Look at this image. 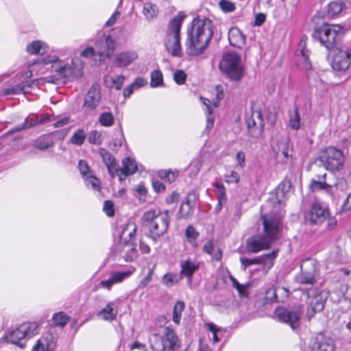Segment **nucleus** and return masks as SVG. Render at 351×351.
Listing matches in <instances>:
<instances>
[{"mask_svg": "<svg viewBox=\"0 0 351 351\" xmlns=\"http://www.w3.org/2000/svg\"><path fill=\"white\" fill-rule=\"evenodd\" d=\"M230 280L232 282V286L237 290L240 295H243L245 294L247 285L240 284L237 279L232 276H230Z\"/></svg>", "mask_w": 351, "mask_h": 351, "instance_id": "obj_52", "label": "nucleus"}, {"mask_svg": "<svg viewBox=\"0 0 351 351\" xmlns=\"http://www.w3.org/2000/svg\"><path fill=\"white\" fill-rule=\"evenodd\" d=\"M99 123L104 127H110L114 124V118L110 112H103L99 118Z\"/></svg>", "mask_w": 351, "mask_h": 351, "instance_id": "obj_48", "label": "nucleus"}, {"mask_svg": "<svg viewBox=\"0 0 351 351\" xmlns=\"http://www.w3.org/2000/svg\"><path fill=\"white\" fill-rule=\"evenodd\" d=\"M47 72L54 73L49 82L55 83L56 80H79L84 75V63L78 58L61 59L58 55L47 54L32 62L28 70L23 74V77L28 79Z\"/></svg>", "mask_w": 351, "mask_h": 351, "instance_id": "obj_1", "label": "nucleus"}, {"mask_svg": "<svg viewBox=\"0 0 351 351\" xmlns=\"http://www.w3.org/2000/svg\"><path fill=\"white\" fill-rule=\"evenodd\" d=\"M143 14L147 21H152L155 19L158 14V8L155 4L151 2L144 3Z\"/></svg>", "mask_w": 351, "mask_h": 351, "instance_id": "obj_40", "label": "nucleus"}, {"mask_svg": "<svg viewBox=\"0 0 351 351\" xmlns=\"http://www.w3.org/2000/svg\"><path fill=\"white\" fill-rule=\"evenodd\" d=\"M117 47V38L114 33L104 34L95 42L97 54L103 60L110 58Z\"/></svg>", "mask_w": 351, "mask_h": 351, "instance_id": "obj_12", "label": "nucleus"}, {"mask_svg": "<svg viewBox=\"0 0 351 351\" xmlns=\"http://www.w3.org/2000/svg\"><path fill=\"white\" fill-rule=\"evenodd\" d=\"M179 175V171L178 170H161L158 172L159 177L169 182V183L174 182Z\"/></svg>", "mask_w": 351, "mask_h": 351, "instance_id": "obj_44", "label": "nucleus"}, {"mask_svg": "<svg viewBox=\"0 0 351 351\" xmlns=\"http://www.w3.org/2000/svg\"><path fill=\"white\" fill-rule=\"evenodd\" d=\"M103 162L105 163L108 173L112 178L116 176V171L117 169V164L116 162L114 156L109 152L101 149L100 151Z\"/></svg>", "mask_w": 351, "mask_h": 351, "instance_id": "obj_33", "label": "nucleus"}, {"mask_svg": "<svg viewBox=\"0 0 351 351\" xmlns=\"http://www.w3.org/2000/svg\"><path fill=\"white\" fill-rule=\"evenodd\" d=\"M219 67L231 81L239 82L245 75L241 58L234 52L225 53L219 62Z\"/></svg>", "mask_w": 351, "mask_h": 351, "instance_id": "obj_8", "label": "nucleus"}, {"mask_svg": "<svg viewBox=\"0 0 351 351\" xmlns=\"http://www.w3.org/2000/svg\"><path fill=\"white\" fill-rule=\"evenodd\" d=\"M219 5L220 8L225 12H231L236 8L233 3L227 0H221Z\"/></svg>", "mask_w": 351, "mask_h": 351, "instance_id": "obj_55", "label": "nucleus"}, {"mask_svg": "<svg viewBox=\"0 0 351 351\" xmlns=\"http://www.w3.org/2000/svg\"><path fill=\"white\" fill-rule=\"evenodd\" d=\"M54 145V141L51 134L39 136L34 142V146L41 150L47 149Z\"/></svg>", "mask_w": 351, "mask_h": 351, "instance_id": "obj_37", "label": "nucleus"}, {"mask_svg": "<svg viewBox=\"0 0 351 351\" xmlns=\"http://www.w3.org/2000/svg\"><path fill=\"white\" fill-rule=\"evenodd\" d=\"M306 295L308 299L306 315L311 319L316 312L321 311L324 308L326 296L313 289H308Z\"/></svg>", "mask_w": 351, "mask_h": 351, "instance_id": "obj_17", "label": "nucleus"}, {"mask_svg": "<svg viewBox=\"0 0 351 351\" xmlns=\"http://www.w3.org/2000/svg\"><path fill=\"white\" fill-rule=\"evenodd\" d=\"M85 138L86 135L84 131L82 129H79L73 133L71 137L70 141L73 145L80 146L84 143Z\"/></svg>", "mask_w": 351, "mask_h": 351, "instance_id": "obj_47", "label": "nucleus"}, {"mask_svg": "<svg viewBox=\"0 0 351 351\" xmlns=\"http://www.w3.org/2000/svg\"><path fill=\"white\" fill-rule=\"evenodd\" d=\"M136 225L134 222L127 223L123 228L119 242L114 247V256L118 260L132 261L136 256V244L132 242L136 232Z\"/></svg>", "mask_w": 351, "mask_h": 351, "instance_id": "obj_6", "label": "nucleus"}, {"mask_svg": "<svg viewBox=\"0 0 351 351\" xmlns=\"http://www.w3.org/2000/svg\"><path fill=\"white\" fill-rule=\"evenodd\" d=\"M25 90V85L23 84H20L17 86L8 88L4 90V93L5 95H16L21 93Z\"/></svg>", "mask_w": 351, "mask_h": 351, "instance_id": "obj_59", "label": "nucleus"}, {"mask_svg": "<svg viewBox=\"0 0 351 351\" xmlns=\"http://www.w3.org/2000/svg\"><path fill=\"white\" fill-rule=\"evenodd\" d=\"M181 279L182 277L178 276L176 274L167 273L163 276L162 282L167 287H171L178 284Z\"/></svg>", "mask_w": 351, "mask_h": 351, "instance_id": "obj_42", "label": "nucleus"}, {"mask_svg": "<svg viewBox=\"0 0 351 351\" xmlns=\"http://www.w3.org/2000/svg\"><path fill=\"white\" fill-rule=\"evenodd\" d=\"M279 289L271 288L269 289L266 293L267 299L269 300L271 302H278V297L276 295V292L278 291Z\"/></svg>", "mask_w": 351, "mask_h": 351, "instance_id": "obj_64", "label": "nucleus"}, {"mask_svg": "<svg viewBox=\"0 0 351 351\" xmlns=\"http://www.w3.org/2000/svg\"><path fill=\"white\" fill-rule=\"evenodd\" d=\"M240 179V176L239 173L234 171H232L230 174H228L225 177V180L228 183H234L237 184L239 182Z\"/></svg>", "mask_w": 351, "mask_h": 351, "instance_id": "obj_60", "label": "nucleus"}, {"mask_svg": "<svg viewBox=\"0 0 351 351\" xmlns=\"http://www.w3.org/2000/svg\"><path fill=\"white\" fill-rule=\"evenodd\" d=\"M213 35V23L206 17H195L187 29L186 52L199 56L204 52Z\"/></svg>", "mask_w": 351, "mask_h": 351, "instance_id": "obj_3", "label": "nucleus"}, {"mask_svg": "<svg viewBox=\"0 0 351 351\" xmlns=\"http://www.w3.org/2000/svg\"><path fill=\"white\" fill-rule=\"evenodd\" d=\"M138 58L134 49L123 50L114 55V63L118 68H126L134 63Z\"/></svg>", "mask_w": 351, "mask_h": 351, "instance_id": "obj_20", "label": "nucleus"}, {"mask_svg": "<svg viewBox=\"0 0 351 351\" xmlns=\"http://www.w3.org/2000/svg\"><path fill=\"white\" fill-rule=\"evenodd\" d=\"M150 86L152 88H157L163 85V75L160 70H154L150 75Z\"/></svg>", "mask_w": 351, "mask_h": 351, "instance_id": "obj_43", "label": "nucleus"}, {"mask_svg": "<svg viewBox=\"0 0 351 351\" xmlns=\"http://www.w3.org/2000/svg\"><path fill=\"white\" fill-rule=\"evenodd\" d=\"M301 274L296 277V281L300 284L313 285L315 276L317 274V263L313 259H306L300 265Z\"/></svg>", "mask_w": 351, "mask_h": 351, "instance_id": "obj_14", "label": "nucleus"}, {"mask_svg": "<svg viewBox=\"0 0 351 351\" xmlns=\"http://www.w3.org/2000/svg\"><path fill=\"white\" fill-rule=\"evenodd\" d=\"M102 141L101 133L97 130L91 131L88 135V141L91 144L100 145Z\"/></svg>", "mask_w": 351, "mask_h": 351, "instance_id": "obj_51", "label": "nucleus"}, {"mask_svg": "<svg viewBox=\"0 0 351 351\" xmlns=\"http://www.w3.org/2000/svg\"><path fill=\"white\" fill-rule=\"evenodd\" d=\"M324 167L332 172L340 171L344 164V156L341 149L334 147H328L319 156Z\"/></svg>", "mask_w": 351, "mask_h": 351, "instance_id": "obj_11", "label": "nucleus"}, {"mask_svg": "<svg viewBox=\"0 0 351 351\" xmlns=\"http://www.w3.org/2000/svg\"><path fill=\"white\" fill-rule=\"evenodd\" d=\"M343 9V3L341 1H334L328 4V12L331 16H335L341 12Z\"/></svg>", "mask_w": 351, "mask_h": 351, "instance_id": "obj_50", "label": "nucleus"}, {"mask_svg": "<svg viewBox=\"0 0 351 351\" xmlns=\"http://www.w3.org/2000/svg\"><path fill=\"white\" fill-rule=\"evenodd\" d=\"M249 133L253 137L260 136L264 130V120L259 109L252 108L250 117L246 119Z\"/></svg>", "mask_w": 351, "mask_h": 351, "instance_id": "obj_18", "label": "nucleus"}, {"mask_svg": "<svg viewBox=\"0 0 351 351\" xmlns=\"http://www.w3.org/2000/svg\"><path fill=\"white\" fill-rule=\"evenodd\" d=\"M150 345L153 351H175L180 347V341L173 329L166 326L162 336L156 334L152 336Z\"/></svg>", "mask_w": 351, "mask_h": 351, "instance_id": "obj_10", "label": "nucleus"}, {"mask_svg": "<svg viewBox=\"0 0 351 351\" xmlns=\"http://www.w3.org/2000/svg\"><path fill=\"white\" fill-rule=\"evenodd\" d=\"M199 232L192 226H189L185 231V237L191 245L196 247L197 242L196 239L199 237Z\"/></svg>", "mask_w": 351, "mask_h": 351, "instance_id": "obj_45", "label": "nucleus"}, {"mask_svg": "<svg viewBox=\"0 0 351 351\" xmlns=\"http://www.w3.org/2000/svg\"><path fill=\"white\" fill-rule=\"evenodd\" d=\"M143 226L147 230V237L156 242L167 233L170 223L169 211L150 209L141 218Z\"/></svg>", "mask_w": 351, "mask_h": 351, "instance_id": "obj_5", "label": "nucleus"}, {"mask_svg": "<svg viewBox=\"0 0 351 351\" xmlns=\"http://www.w3.org/2000/svg\"><path fill=\"white\" fill-rule=\"evenodd\" d=\"M56 343L51 335L41 337L34 346L32 351H54Z\"/></svg>", "mask_w": 351, "mask_h": 351, "instance_id": "obj_32", "label": "nucleus"}, {"mask_svg": "<svg viewBox=\"0 0 351 351\" xmlns=\"http://www.w3.org/2000/svg\"><path fill=\"white\" fill-rule=\"evenodd\" d=\"M134 271L135 269L132 268L126 271L113 272L108 279L100 281L98 285V287L110 290L111 287L114 284L123 282L125 279L130 277L134 272Z\"/></svg>", "mask_w": 351, "mask_h": 351, "instance_id": "obj_23", "label": "nucleus"}, {"mask_svg": "<svg viewBox=\"0 0 351 351\" xmlns=\"http://www.w3.org/2000/svg\"><path fill=\"white\" fill-rule=\"evenodd\" d=\"M186 75L182 70H176L173 73V80L179 85L184 84L186 82Z\"/></svg>", "mask_w": 351, "mask_h": 351, "instance_id": "obj_54", "label": "nucleus"}, {"mask_svg": "<svg viewBox=\"0 0 351 351\" xmlns=\"http://www.w3.org/2000/svg\"><path fill=\"white\" fill-rule=\"evenodd\" d=\"M78 168L84 178L87 177L88 175L93 173V172L90 170L88 163L84 160H80L79 161Z\"/></svg>", "mask_w": 351, "mask_h": 351, "instance_id": "obj_53", "label": "nucleus"}, {"mask_svg": "<svg viewBox=\"0 0 351 351\" xmlns=\"http://www.w3.org/2000/svg\"><path fill=\"white\" fill-rule=\"evenodd\" d=\"M147 83V81L145 78L143 77H138L134 79L131 84L137 90L145 86Z\"/></svg>", "mask_w": 351, "mask_h": 351, "instance_id": "obj_63", "label": "nucleus"}, {"mask_svg": "<svg viewBox=\"0 0 351 351\" xmlns=\"http://www.w3.org/2000/svg\"><path fill=\"white\" fill-rule=\"evenodd\" d=\"M137 171V163L134 159L127 157L122 160V167L117 168L116 176L120 181H123L130 175L134 174Z\"/></svg>", "mask_w": 351, "mask_h": 351, "instance_id": "obj_25", "label": "nucleus"}, {"mask_svg": "<svg viewBox=\"0 0 351 351\" xmlns=\"http://www.w3.org/2000/svg\"><path fill=\"white\" fill-rule=\"evenodd\" d=\"M299 60L297 62L298 66L305 71H308L311 69V64L308 59V51L305 47V40H300L299 43V49L297 53Z\"/></svg>", "mask_w": 351, "mask_h": 351, "instance_id": "obj_28", "label": "nucleus"}, {"mask_svg": "<svg viewBox=\"0 0 351 351\" xmlns=\"http://www.w3.org/2000/svg\"><path fill=\"white\" fill-rule=\"evenodd\" d=\"M215 186L217 189L219 203L221 204L223 201L226 200L225 187L223 186V184L219 183H217Z\"/></svg>", "mask_w": 351, "mask_h": 351, "instance_id": "obj_61", "label": "nucleus"}, {"mask_svg": "<svg viewBox=\"0 0 351 351\" xmlns=\"http://www.w3.org/2000/svg\"><path fill=\"white\" fill-rule=\"evenodd\" d=\"M345 32L343 27L339 25L324 23L315 26L313 33L315 39L328 50H332L331 66L336 71H346L350 64L351 53L348 48H335L337 41Z\"/></svg>", "mask_w": 351, "mask_h": 351, "instance_id": "obj_2", "label": "nucleus"}, {"mask_svg": "<svg viewBox=\"0 0 351 351\" xmlns=\"http://www.w3.org/2000/svg\"><path fill=\"white\" fill-rule=\"evenodd\" d=\"M101 97V88L99 84H94L85 95L83 107L93 110L99 105Z\"/></svg>", "mask_w": 351, "mask_h": 351, "instance_id": "obj_21", "label": "nucleus"}, {"mask_svg": "<svg viewBox=\"0 0 351 351\" xmlns=\"http://www.w3.org/2000/svg\"><path fill=\"white\" fill-rule=\"evenodd\" d=\"M104 211L108 217H112L114 214V204L110 200H107L104 202Z\"/></svg>", "mask_w": 351, "mask_h": 351, "instance_id": "obj_58", "label": "nucleus"}, {"mask_svg": "<svg viewBox=\"0 0 351 351\" xmlns=\"http://www.w3.org/2000/svg\"><path fill=\"white\" fill-rule=\"evenodd\" d=\"M228 40L231 45L239 48H241L245 44V36L237 27L229 30Z\"/></svg>", "mask_w": 351, "mask_h": 351, "instance_id": "obj_34", "label": "nucleus"}, {"mask_svg": "<svg viewBox=\"0 0 351 351\" xmlns=\"http://www.w3.org/2000/svg\"><path fill=\"white\" fill-rule=\"evenodd\" d=\"M69 320V317L64 312L56 313L51 319V324L60 328L64 327Z\"/></svg>", "mask_w": 351, "mask_h": 351, "instance_id": "obj_41", "label": "nucleus"}, {"mask_svg": "<svg viewBox=\"0 0 351 351\" xmlns=\"http://www.w3.org/2000/svg\"><path fill=\"white\" fill-rule=\"evenodd\" d=\"M199 265L196 261H192L190 259L182 261L180 262V275L185 276L191 282L193 274L199 269Z\"/></svg>", "mask_w": 351, "mask_h": 351, "instance_id": "obj_31", "label": "nucleus"}, {"mask_svg": "<svg viewBox=\"0 0 351 351\" xmlns=\"http://www.w3.org/2000/svg\"><path fill=\"white\" fill-rule=\"evenodd\" d=\"M184 15L178 14L173 17L169 23L167 30L165 45L167 50L173 56L182 55L180 43V29Z\"/></svg>", "mask_w": 351, "mask_h": 351, "instance_id": "obj_7", "label": "nucleus"}, {"mask_svg": "<svg viewBox=\"0 0 351 351\" xmlns=\"http://www.w3.org/2000/svg\"><path fill=\"white\" fill-rule=\"evenodd\" d=\"M26 51L31 55H43L49 51V46L43 40H34L27 45Z\"/></svg>", "mask_w": 351, "mask_h": 351, "instance_id": "obj_35", "label": "nucleus"}, {"mask_svg": "<svg viewBox=\"0 0 351 351\" xmlns=\"http://www.w3.org/2000/svg\"><path fill=\"white\" fill-rule=\"evenodd\" d=\"M329 210L319 202L312 204L310 210L305 214V219L312 224H321L328 217Z\"/></svg>", "mask_w": 351, "mask_h": 351, "instance_id": "obj_16", "label": "nucleus"}, {"mask_svg": "<svg viewBox=\"0 0 351 351\" xmlns=\"http://www.w3.org/2000/svg\"><path fill=\"white\" fill-rule=\"evenodd\" d=\"M207 329L213 333V341L217 343L219 341V339L217 336V332L220 330L215 324L213 323H208L206 324Z\"/></svg>", "mask_w": 351, "mask_h": 351, "instance_id": "obj_57", "label": "nucleus"}, {"mask_svg": "<svg viewBox=\"0 0 351 351\" xmlns=\"http://www.w3.org/2000/svg\"><path fill=\"white\" fill-rule=\"evenodd\" d=\"M40 330V326L36 322H25L16 328H11L4 335L3 339L6 341L15 344L21 348L24 347L21 341L24 339H30L37 334Z\"/></svg>", "mask_w": 351, "mask_h": 351, "instance_id": "obj_9", "label": "nucleus"}, {"mask_svg": "<svg viewBox=\"0 0 351 351\" xmlns=\"http://www.w3.org/2000/svg\"><path fill=\"white\" fill-rule=\"evenodd\" d=\"M291 187L290 182H281L276 189V197L272 198L271 201L274 204L277 203L280 205L287 198V194Z\"/></svg>", "mask_w": 351, "mask_h": 351, "instance_id": "obj_36", "label": "nucleus"}, {"mask_svg": "<svg viewBox=\"0 0 351 351\" xmlns=\"http://www.w3.org/2000/svg\"><path fill=\"white\" fill-rule=\"evenodd\" d=\"M328 174L326 173L316 175L311 180L310 189L312 191H324L328 193H331L332 191V184L327 182Z\"/></svg>", "mask_w": 351, "mask_h": 351, "instance_id": "obj_26", "label": "nucleus"}, {"mask_svg": "<svg viewBox=\"0 0 351 351\" xmlns=\"http://www.w3.org/2000/svg\"><path fill=\"white\" fill-rule=\"evenodd\" d=\"M84 182L88 187H90L95 191H99L100 188L99 180L93 175L89 174L87 177L84 178Z\"/></svg>", "mask_w": 351, "mask_h": 351, "instance_id": "obj_49", "label": "nucleus"}, {"mask_svg": "<svg viewBox=\"0 0 351 351\" xmlns=\"http://www.w3.org/2000/svg\"><path fill=\"white\" fill-rule=\"evenodd\" d=\"M301 314L302 309L300 307L294 310L278 307L275 311V315L277 319L280 322L288 324L293 329L299 326Z\"/></svg>", "mask_w": 351, "mask_h": 351, "instance_id": "obj_15", "label": "nucleus"}, {"mask_svg": "<svg viewBox=\"0 0 351 351\" xmlns=\"http://www.w3.org/2000/svg\"><path fill=\"white\" fill-rule=\"evenodd\" d=\"M334 348L333 339L322 333L316 335L310 345L311 351H333Z\"/></svg>", "mask_w": 351, "mask_h": 351, "instance_id": "obj_22", "label": "nucleus"}, {"mask_svg": "<svg viewBox=\"0 0 351 351\" xmlns=\"http://www.w3.org/2000/svg\"><path fill=\"white\" fill-rule=\"evenodd\" d=\"M126 80L125 75H106L104 77V83L108 89H115L120 90L122 89L123 84Z\"/></svg>", "mask_w": 351, "mask_h": 351, "instance_id": "obj_29", "label": "nucleus"}, {"mask_svg": "<svg viewBox=\"0 0 351 351\" xmlns=\"http://www.w3.org/2000/svg\"><path fill=\"white\" fill-rule=\"evenodd\" d=\"M184 303L182 301H178L173 306V321L176 324H180L182 312L184 309Z\"/></svg>", "mask_w": 351, "mask_h": 351, "instance_id": "obj_46", "label": "nucleus"}, {"mask_svg": "<svg viewBox=\"0 0 351 351\" xmlns=\"http://www.w3.org/2000/svg\"><path fill=\"white\" fill-rule=\"evenodd\" d=\"M288 126L290 129L298 131L301 128V118L298 110L295 108L289 112Z\"/></svg>", "mask_w": 351, "mask_h": 351, "instance_id": "obj_39", "label": "nucleus"}, {"mask_svg": "<svg viewBox=\"0 0 351 351\" xmlns=\"http://www.w3.org/2000/svg\"><path fill=\"white\" fill-rule=\"evenodd\" d=\"M236 162L237 163V166H239L241 169L245 167V154L243 151H239L237 153Z\"/></svg>", "mask_w": 351, "mask_h": 351, "instance_id": "obj_62", "label": "nucleus"}, {"mask_svg": "<svg viewBox=\"0 0 351 351\" xmlns=\"http://www.w3.org/2000/svg\"><path fill=\"white\" fill-rule=\"evenodd\" d=\"M277 256V251H273L271 253L263 254L253 258L241 257L240 261L243 269L252 265H262V271L264 274H267L268 271L273 267L274 260Z\"/></svg>", "mask_w": 351, "mask_h": 351, "instance_id": "obj_13", "label": "nucleus"}, {"mask_svg": "<svg viewBox=\"0 0 351 351\" xmlns=\"http://www.w3.org/2000/svg\"><path fill=\"white\" fill-rule=\"evenodd\" d=\"M197 195L195 193H189L186 200L180 208V213L182 217L186 218L193 213V209L197 201Z\"/></svg>", "mask_w": 351, "mask_h": 351, "instance_id": "obj_30", "label": "nucleus"}, {"mask_svg": "<svg viewBox=\"0 0 351 351\" xmlns=\"http://www.w3.org/2000/svg\"><path fill=\"white\" fill-rule=\"evenodd\" d=\"M274 157L278 163H286L292 157L293 148L292 143L288 139L278 141L273 148Z\"/></svg>", "mask_w": 351, "mask_h": 351, "instance_id": "obj_19", "label": "nucleus"}, {"mask_svg": "<svg viewBox=\"0 0 351 351\" xmlns=\"http://www.w3.org/2000/svg\"><path fill=\"white\" fill-rule=\"evenodd\" d=\"M281 215V213L271 215L262 213L264 235L253 236L247 240V250L249 252L257 253L268 249L271 243L278 238Z\"/></svg>", "mask_w": 351, "mask_h": 351, "instance_id": "obj_4", "label": "nucleus"}, {"mask_svg": "<svg viewBox=\"0 0 351 351\" xmlns=\"http://www.w3.org/2000/svg\"><path fill=\"white\" fill-rule=\"evenodd\" d=\"M202 104L205 106V111L207 117L206 119V129L210 130L214 124L215 117L213 115V108L210 106V101L202 96L199 97Z\"/></svg>", "mask_w": 351, "mask_h": 351, "instance_id": "obj_38", "label": "nucleus"}, {"mask_svg": "<svg viewBox=\"0 0 351 351\" xmlns=\"http://www.w3.org/2000/svg\"><path fill=\"white\" fill-rule=\"evenodd\" d=\"M54 119L47 114H30L25 120L21 126L14 129L12 132L20 131L21 130L33 127L38 124H44L53 121Z\"/></svg>", "mask_w": 351, "mask_h": 351, "instance_id": "obj_24", "label": "nucleus"}, {"mask_svg": "<svg viewBox=\"0 0 351 351\" xmlns=\"http://www.w3.org/2000/svg\"><path fill=\"white\" fill-rule=\"evenodd\" d=\"M153 274H154V269L152 268H149L148 272H147L146 276L145 278H143V279H142L141 280V282H139L138 288H140V289L145 288L149 285V283L152 281Z\"/></svg>", "mask_w": 351, "mask_h": 351, "instance_id": "obj_56", "label": "nucleus"}, {"mask_svg": "<svg viewBox=\"0 0 351 351\" xmlns=\"http://www.w3.org/2000/svg\"><path fill=\"white\" fill-rule=\"evenodd\" d=\"M118 310L114 301L108 302L106 305L97 313V316L107 322H112L117 319Z\"/></svg>", "mask_w": 351, "mask_h": 351, "instance_id": "obj_27", "label": "nucleus"}]
</instances>
